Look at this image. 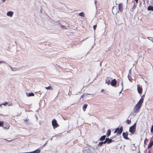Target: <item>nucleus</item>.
<instances>
[{
  "label": "nucleus",
  "mask_w": 153,
  "mask_h": 153,
  "mask_svg": "<svg viewBox=\"0 0 153 153\" xmlns=\"http://www.w3.org/2000/svg\"><path fill=\"white\" fill-rule=\"evenodd\" d=\"M144 97L142 96L141 98L134 107L133 109V112H131L130 113V115H134V113H137L139 111L142 105V103L143 102L144 100L143 97Z\"/></svg>",
  "instance_id": "nucleus-1"
},
{
  "label": "nucleus",
  "mask_w": 153,
  "mask_h": 153,
  "mask_svg": "<svg viewBox=\"0 0 153 153\" xmlns=\"http://www.w3.org/2000/svg\"><path fill=\"white\" fill-rule=\"evenodd\" d=\"M136 123H135L132 126L129 128V131L131 133V134H134L135 131L136 129Z\"/></svg>",
  "instance_id": "nucleus-2"
},
{
  "label": "nucleus",
  "mask_w": 153,
  "mask_h": 153,
  "mask_svg": "<svg viewBox=\"0 0 153 153\" xmlns=\"http://www.w3.org/2000/svg\"><path fill=\"white\" fill-rule=\"evenodd\" d=\"M52 125L54 128H56L59 126V125L57 123L56 120L54 119H53L52 120Z\"/></svg>",
  "instance_id": "nucleus-3"
},
{
  "label": "nucleus",
  "mask_w": 153,
  "mask_h": 153,
  "mask_svg": "<svg viewBox=\"0 0 153 153\" xmlns=\"http://www.w3.org/2000/svg\"><path fill=\"white\" fill-rule=\"evenodd\" d=\"M137 90L138 93L139 94L141 93L142 91V85L138 84L137 85Z\"/></svg>",
  "instance_id": "nucleus-4"
},
{
  "label": "nucleus",
  "mask_w": 153,
  "mask_h": 153,
  "mask_svg": "<svg viewBox=\"0 0 153 153\" xmlns=\"http://www.w3.org/2000/svg\"><path fill=\"white\" fill-rule=\"evenodd\" d=\"M111 85L113 86L116 87L117 85V81L115 79H114L111 81Z\"/></svg>",
  "instance_id": "nucleus-5"
},
{
  "label": "nucleus",
  "mask_w": 153,
  "mask_h": 153,
  "mask_svg": "<svg viewBox=\"0 0 153 153\" xmlns=\"http://www.w3.org/2000/svg\"><path fill=\"white\" fill-rule=\"evenodd\" d=\"M128 132H126V133L123 132V136L124 138L126 140H128L129 138L128 137Z\"/></svg>",
  "instance_id": "nucleus-6"
},
{
  "label": "nucleus",
  "mask_w": 153,
  "mask_h": 153,
  "mask_svg": "<svg viewBox=\"0 0 153 153\" xmlns=\"http://www.w3.org/2000/svg\"><path fill=\"white\" fill-rule=\"evenodd\" d=\"M118 10L120 12H122L123 10V4L122 3H120L118 5Z\"/></svg>",
  "instance_id": "nucleus-7"
},
{
  "label": "nucleus",
  "mask_w": 153,
  "mask_h": 153,
  "mask_svg": "<svg viewBox=\"0 0 153 153\" xmlns=\"http://www.w3.org/2000/svg\"><path fill=\"white\" fill-rule=\"evenodd\" d=\"M123 127L122 126H121L120 128H119V129L117 131V134H120L122 133L123 130Z\"/></svg>",
  "instance_id": "nucleus-8"
},
{
  "label": "nucleus",
  "mask_w": 153,
  "mask_h": 153,
  "mask_svg": "<svg viewBox=\"0 0 153 153\" xmlns=\"http://www.w3.org/2000/svg\"><path fill=\"white\" fill-rule=\"evenodd\" d=\"M106 143H107V144H109L111 143L112 141V140L108 138H106L105 139Z\"/></svg>",
  "instance_id": "nucleus-9"
},
{
  "label": "nucleus",
  "mask_w": 153,
  "mask_h": 153,
  "mask_svg": "<svg viewBox=\"0 0 153 153\" xmlns=\"http://www.w3.org/2000/svg\"><path fill=\"white\" fill-rule=\"evenodd\" d=\"M13 13L12 11H9L7 13V16L12 17L13 15Z\"/></svg>",
  "instance_id": "nucleus-10"
},
{
  "label": "nucleus",
  "mask_w": 153,
  "mask_h": 153,
  "mask_svg": "<svg viewBox=\"0 0 153 153\" xmlns=\"http://www.w3.org/2000/svg\"><path fill=\"white\" fill-rule=\"evenodd\" d=\"M40 152V150L39 149H36L33 152H25L24 153H39Z\"/></svg>",
  "instance_id": "nucleus-11"
},
{
  "label": "nucleus",
  "mask_w": 153,
  "mask_h": 153,
  "mask_svg": "<svg viewBox=\"0 0 153 153\" xmlns=\"http://www.w3.org/2000/svg\"><path fill=\"white\" fill-rule=\"evenodd\" d=\"M147 10L149 11H153V6H149L147 9Z\"/></svg>",
  "instance_id": "nucleus-12"
},
{
  "label": "nucleus",
  "mask_w": 153,
  "mask_h": 153,
  "mask_svg": "<svg viewBox=\"0 0 153 153\" xmlns=\"http://www.w3.org/2000/svg\"><path fill=\"white\" fill-rule=\"evenodd\" d=\"M153 145V141H152L151 142H150L148 145V149H149V148H150Z\"/></svg>",
  "instance_id": "nucleus-13"
},
{
  "label": "nucleus",
  "mask_w": 153,
  "mask_h": 153,
  "mask_svg": "<svg viewBox=\"0 0 153 153\" xmlns=\"http://www.w3.org/2000/svg\"><path fill=\"white\" fill-rule=\"evenodd\" d=\"M108 77L107 79H106L105 80V82H106V83H107L108 85H109L110 84H111V82L110 80H108Z\"/></svg>",
  "instance_id": "nucleus-14"
},
{
  "label": "nucleus",
  "mask_w": 153,
  "mask_h": 153,
  "mask_svg": "<svg viewBox=\"0 0 153 153\" xmlns=\"http://www.w3.org/2000/svg\"><path fill=\"white\" fill-rule=\"evenodd\" d=\"M26 94L27 96H34V94L33 93H28L26 92Z\"/></svg>",
  "instance_id": "nucleus-15"
},
{
  "label": "nucleus",
  "mask_w": 153,
  "mask_h": 153,
  "mask_svg": "<svg viewBox=\"0 0 153 153\" xmlns=\"http://www.w3.org/2000/svg\"><path fill=\"white\" fill-rule=\"evenodd\" d=\"M106 137L105 135H103L100 138V141H103L105 139V138Z\"/></svg>",
  "instance_id": "nucleus-16"
},
{
  "label": "nucleus",
  "mask_w": 153,
  "mask_h": 153,
  "mask_svg": "<svg viewBox=\"0 0 153 153\" xmlns=\"http://www.w3.org/2000/svg\"><path fill=\"white\" fill-rule=\"evenodd\" d=\"M111 131L110 130V129H108V131H107V132L106 133V135H107V137H109V135H110V134H111Z\"/></svg>",
  "instance_id": "nucleus-17"
},
{
  "label": "nucleus",
  "mask_w": 153,
  "mask_h": 153,
  "mask_svg": "<svg viewBox=\"0 0 153 153\" xmlns=\"http://www.w3.org/2000/svg\"><path fill=\"white\" fill-rule=\"evenodd\" d=\"M106 143V142L105 140L104 142H101L99 143V144L98 145L99 146H102L103 144H105Z\"/></svg>",
  "instance_id": "nucleus-18"
},
{
  "label": "nucleus",
  "mask_w": 153,
  "mask_h": 153,
  "mask_svg": "<svg viewBox=\"0 0 153 153\" xmlns=\"http://www.w3.org/2000/svg\"><path fill=\"white\" fill-rule=\"evenodd\" d=\"M87 105L86 104H84L83 106V109L84 111H85L86 109L87 108Z\"/></svg>",
  "instance_id": "nucleus-19"
},
{
  "label": "nucleus",
  "mask_w": 153,
  "mask_h": 153,
  "mask_svg": "<svg viewBox=\"0 0 153 153\" xmlns=\"http://www.w3.org/2000/svg\"><path fill=\"white\" fill-rule=\"evenodd\" d=\"M47 90H52L53 88L51 86H49L48 87L45 88Z\"/></svg>",
  "instance_id": "nucleus-20"
},
{
  "label": "nucleus",
  "mask_w": 153,
  "mask_h": 153,
  "mask_svg": "<svg viewBox=\"0 0 153 153\" xmlns=\"http://www.w3.org/2000/svg\"><path fill=\"white\" fill-rule=\"evenodd\" d=\"M79 15L81 17H84V13L83 12H81L79 13Z\"/></svg>",
  "instance_id": "nucleus-21"
},
{
  "label": "nucleus",
  "mask_w": 153,
  "mask_h": 153,
  "mask_svg": "<svg viewBox=\"0 0 153 153\" xmlns=\"http://www.w3.org/2000/svg\"><path fill=\"white\" fill-rule=\"evenodd\" d=\"M10 67L11 68V69L12 71H16V70H17L16 68H13L11 66H10Z\"/></svg>",
  "instance_id": "nucleus-22"
},
{
  "label": "nucleus",
  "mask_w": 153,
  "mask_h": 153,
  "mask_svg": "<svg viewBox=\"0 0 153 153\" xmlns=\"http://www.w3.org/2000/svg\"><path fill=\"white\" fill-rule=\"evenodd\" d=\"M126 123L128 124L131 123V121L130 120H127L126 121Z\"/></svg>",
  "instance_id": "nucleus-23"
},
{
  "label": "nucleus",
  "mask_w": 153,
  "mask_h": 153,
  "mask_svg": "<svg viewBox=\"0 0 153 153\" xmlns=\"http://www.w3.org/2000/svg\"><path fill=\"white\" fill-rule=\"evenodd\" d=\"M148 39H149L152 42H153V38L151 37H148Z\"/></svg>",
  "instance_id": "nucleus-24"
},
{
  "label": "nucleus",
  "mask_w": 153,
  "mask_h": 153,
  "mask_svg": "<svg viewBox=\"0 0 153 153\" xmlns=\"http://www.w3.org/2000/svg\"><path fill=\"white\" fill-rule=\"evenodd\" d=\"M61 27L62 28L65 29H66L67 28L66 26H65L64 25H61Z\"/></svg>",
  "instance_id": "nucleus-25"
},
{
  "label": "nucleus",
  "mask_w": 153,
  "mask_h": 153,
  "mask_svg": "<svg viewBox=\"0 0 153 153\" xmlns=\"http://www.w3.org/2000/svg\"><path fill=\"white\" fill-rule=\"evenodd\" d=\"M128 79L131 82V76H129V75H128Z\"/></svg>",
  "instance_id": "nucleus-26"
},
{
  "label": "nucleus",
  "mask_w": 153,
  "mask_h": 153,
  "mask_svg": "<svg viewBox=\"0 0 153 153\" xmlns=\"http://www.w3.org/2000/svg\"><path fill=\"white\" fill-rule=\"evenodd\" d=\"M97 25H94L93 26V29H94V30H95L96 29V28L97 27Z\"/></svg>",
  "instance_id": "nucleus-27"
},
{
  "label": "nucleus",
  "mask_w": 153,
  "mask_h": 153,
  "mask_svg": "<svg viewBox=\"0 0 153 153\" xmlns=\"http://www.w3.org/2000/svg\"><path fill=\"white\" fill-rule=\"evenodd\" d=\"M118 129H119V128H117L115 129V131H114V133H116V132H117V131H118Z\"/></svg>",
  "instance_id": "nucleus-28"
},
{
  "label": "nucleus",
  "mask_w": 153,
  "mask_h": 153,
  "mask_svg": "<svg viewBox=\"0 0 153 153\" xmlns=\"http://www.w3.org/2000/svg\"><path fill=\"white\" fill-rule=\"evenodd\" d=\"M121 85L122 86V90L123 89V82L122 81H121Z\"/></svg>",
  "instance_id": "nucleus-29"
},
{
  "label": "nucleus",
  "mask_w": 153,
  "mask_h": 153,
  "mask_svg": "<svg viewBox=\"0 0 153 153\" xmlns=\"http://www.w3.org/2000/svg\"><path fill=\"white\" fill-rule=\"evenodd\" d=\"M97 0H95L94 4H95V7H96V8H97Z\"/></svg>",
  "instance_id": "nucleus-30"
},
{
  "label": "nucleus",
  "mask_w": 153,
  "mask_h": 153,
  "mask_svg": "<svg viewBox=\"0 0 153 153\" xmlns=\"http://www.w3.org/2000/svg\"><path fill=\"white\" fill-rule=\"evenodd\" d=\"M134 6H133V8H134V9H135V7H136V4H135V2H134Z\"/></svg>",
  "instance_id": "nucleus-31"
},
{
  "label": "nucleus",
  "mask_w": 153,
  "mask_h": 153,
  "mask_svg": "<svg viewBox=\"0 0 153 153\" xmlns=\"http://www.w3.org/2000/svg\"><path fill=\"white\" fill-rule=\"evenodd\" d=\"M1 63H6L3 61H0V64Z\"/></svg>",
  "instance_id": "nucleus-32"
},
{
  "label": "nucleus",
  "mask_w": 153,
  "mask_h": 153,
  "mask_svg": "<svg viewBox=\"0 0 153 153\" xmlns=\"http://www.w3.org/2000/svg\"><path fill=\"white\" fill-rule=\"evenodd\" d=\"M3 124V122H2L1 121H0V126H1Z\"/></svg>",
  "instance_id": "nucleus-33"
},
{
  "label": "nucleus",
  "mask_w": 153,
  "mask_h": 153,
  "mask_svg": "<svg viewBox=\"0 0 153 153\" xmlns=\"http://www.w3.org/2000/svg\"><path fill=\"white\" fill-rule=\"evenodd\" d=\"M151 131H153V125L152 126V128L151 129Z\"/></svg>",
  "instance_id": "nucleus-34"
},
{
  "label": "nucleus",
  "mask_w": 153,
  "mask_h": 153,
  "mask_svg": "<svg viewBox=\"0 0 153 153\" xmlns=\"http://www.w3.org/2000/svg\"><path fill=\"white\" fill-rule=\"evenodd\" d=\"M136 2V4L138 3V0H134Z\"/></svg>",
  "instance_id": "nucleus-35"
},
{
  "label": "nucleus",
  "mask_w": 153,
  "mask_h": 153,
  "mask_svg": "<svg viewBox=\"0 0 153 153\" xmlns=\"http://www.w3.org/2000/svg\"><path fill=\"white\" fill-rule=\"evenodd\" d=\"M8 104V102H6L5 103H4V104H3V105H6L7 104Z\"/></svg>",
  "instance_id": "nucleus-36"
},
{
  "label": "nucleus",
  "mask_w": 153,
  "mask_h": 153,
  "mask_svg": "<svg viewBox=\"0 0 153 153\" xmlns=\"http://www.w3.org/2000/svg\"><path fill=\"white\" fill-rule=\"evenodd\" d=\"M117 85H116V86H118L119 85V82H117Z\"/></svg>",
  "instance_id": "nucleus-37"
},
{
  "label": "nucleus",
  "mask_w": 153,
  "mask_h": 153,
  "mask_svg": "<svg viewBox=\"0 0 153 153\" xmlns=\"http://www.w3.org/2000/svg\"><path fill=\"white\" fill-rule=\"evenodd\" d=\"M85 96H81V97L82 98H85V99H86V97H85V98H84V97H85ZM85 97L86 96H85Z\"/></svg>",
  "instance_id": "nucleus-38"
},
{
  "label": "nucleus",
  "mask_w": 153,
  "mask_h": 153,
  "mask_svg": "<svg viewBox=\"0 0 153 153\" xmlns=\"http://www.w3.org/2000/svg\"><path fill=\"white\" fill-rule=\"evenodd\" d=\"M9 126H7V127L6 128L7 129H8L9 128Z\"/></svg>",
  "instance_id": "nucleus-39"
},
{
  "label": "nucleus",
  "mask_w": 153,
  "mask_h": 153,
  "mask_svg": "<svg viewBox=\"0 0 153 153\" xmlns=\"http://www.w3.org/2000/svg\"><path fill=\"white\" fill-rule=\"evenodd\" d=\"M24 120L25 122H26L28 120L27 119Z\"/></svg>",
  "instance_id": "nucleus-40"
},
{
  "label": "nucleus",
  "mask_w": 153,
  "mask_h": 153,
  "mask_svg": "<svg viewBox=\"0 0 153 153\" xmlns=\"http://www.w3.org/2000/svg\"><path fill=\"white\" fill-rule=\"evenodd\" d=\"M139 2H140V5L141 4V2L140 0H139Z\"/></svg>",
  "instance_id": "nucleus-41"
},
{
  "label": "nucleus",
  "mask_w": 153,
  "mask_h": 153,
  "mask_svg": "<svg viewBox=\"0 0 153 153\" xmlns=\"http://www.w3.org/2000/svg\"><path fill=\"white\" fill-rule=\"evenodd\" d=\"M2 1L4 2L6 0H1Z\"/></svg>",
  "instance_id": "nucleus-42"
},
{
  "label": "nucleus",
  "mask_w": 153,
  "mask_h": 153,
  "mask_svg": "<svg viewBox=\"0 0 153 153\" xmlns=\"http://www.w3.org/2000/svg\"><path fill=\"white\" fill-rule=\"evenodd\" d=\"M103 90H103V89H102V90H101V92H102L103 91Z\"/></svg>",
  "instance_id": "nucleus-43"
},
{
  "label": "nucleus",
  "mask_w": 153,
  "mask_h": 153,
  "mask_svg": "<svg viewBox=\"0 0 153 153\" xmlns=\"http://www.w3.org/2000/svg\"><path fill=\"white\" fill-rule=\"evenodd\" d=\"M145 141H146V140H145V141H144V143H145Z\"/></svg>",
  "instance_id": "nucleus-44"
},
{
  "label": "nucleus",
  "mask_w": 153,
  "mask_h": 153,
  "mask_svg": "<svg viewBox=\"0 0 153 153\" xmlns=\"http://www.w3.org/2000/svg\"><path fill=\"white\" fill-rule=\"evenodd\" d=\"M85 100V101H87V100Z\"/></svg>",
  "instance_id": "nucleus-45"
},
{
  "label": "nucleus",
  "mask_w": 153,
  "mask_h": 153,
  "mask_svg": "<svg viewBox=\"0 0 153 153\" xmlns=\"http://www.w3.org/2000/svg\"><path fill=\"white\" fill-rule=\"evenodd\" d=\"M81 96H84V95H83V94H82V95H81Z\"/></svg>",
  "instance_id": "nucleus-46"
},
{
  "label": "nucleus",
  "mask_w": 153,
  "mask_h": 153,
  "mask_svg": "<svg viewBox=\"0 0 153 153\" xmlns=\"http://www.w3.org/2000/svg\"><path fill=\"white\" fill-rule=\"evenodd\" d=\"M121 92V91H120L119 92V93H120Z\"/></svg>",
  "instance_id": "nucleus-47"
},
{
  "label": "nucleus",
  "mask_w": 153,
  "mask_h": 153,
  "mask_svg": "<svg viewBox=\"0 0 153 153\" xmlns=\"http://www.w3.org/2000/svg\"><path fill=\"white\" fill-rule=\"evenodd\" d=\"M142 96H144V94H143Z\"/></svg>",
  "instance_id": "nucleus-48"
},
{
  "label": "nucleus",
  "mask_w": 153,
  "mask_h": 153,
  "mask_svg": "<svg viewBox=\"0 0 153 153\" xmlns=\"http://www.w3.org/2000/svg\"><path fill=\"white\" fill-rule=\"evenodd\" d=\"M148 153H150V152L149 151L148 152Z\"/></svg>",
  "instance_id": "nucleus-49"
},
{
  "label": "nucleus",
  "mask_w": 153,
  "mask_h": 153,
  "mask_svg": "<svg viewBox=\"0 0 153 153\" xmlns=\"http://www.w3.org/2000/svg\"><path fill=\"white\" fill-rule=\"evenodd\" d=\"M1 105H0V106H1Z\"/></svg>",
  "instance_id": "nucleus-50"
}]
</instances>
